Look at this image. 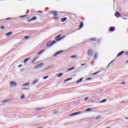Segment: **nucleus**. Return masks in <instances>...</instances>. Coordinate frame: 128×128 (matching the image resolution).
<instances>
[{
  "instance_id": "obj_1",
  "label": "nucleus",
  "mask_w": 128,
  "mask_h": 128,
  "mask_svg": "<svg viewBox=\"0 0 128 128\" xmlns=\"http://www.w3.org/2000/svg\"><path fill=\"white\" fill-rule=\"evenodd\" d=\"M10 88H16V86H18V84L14 82H10Z\"/></svg>"
},
{
  "instance_id": "obj_2",
  "label": "nucleus",
  "mask_w": 128,
  "mask_h": 128,
  "mask_svg": "<svg viewBox=\"0 0 128 128\" xmlns=\"http://www.w3.org/2000/svg\"><path fill=\"white\" fill-rule=\"evenodd\" d=\"M64 50H62L58 52H57L55 54L53 55V56H58V54H62V52H64Z\"/></svg>"
},
{
  "instance_id": "obj_3",
  "label": "nucleus",
  "mask_w": 128,
  "mask_h": 128,
  "mask_svg": "<svg viewBox=\"0 0 128 128\" xmlns=\"http://www.w3.org/2000/svg\"><path fill=\"white\" fill-rule=\"evenodd\" d=\"M93 52H94L92 51V50H89L88 51V54L89 56H92Z\"/></svg>"
},
{
  "instance_id": "obj_4",
  "label": "nucleus",
  "mask_w": 128,
  "mask_h": 128,
  "mask_svg": "<svg viewBox=\"0 0 128 128\" xmlns=\"http://www.w3.org/2000/svg\"><path fill=\"white\" fill-rule=\"evenodd\" d=\"M30 60V58H28L24 59L23 62L24 64L26 66V63L28 62V60Z\"/></svg>"
},
{
  "instance_id": "obj_5",
  "label": "nucleus",
  "mask_w": 128,
  "mask_h": 128,
  "mask_svg": "<svg viewBox=\"0 0 128 128\" xmlns=\"http://www.w3.org/2000/svg\"><path fill=\"white\" fill-rule=\"evenodd\" d=\"M52 46V41H48L46 44V46H48V48H50Z\"/></svg>"
},
{
  "instance_id": "obj_6",
  "label": "nucleus",
  "mask_w": 128,
  "mask_h": 128,
  "mask_svg": "<svg viewBox=\"0 0 128 128\" xmlns=\"http://www.w3.org/2000/svg\"><path fill=\"white\" fill-rule=\"evenodd\" d=\"M114 15L117 18H122V16H120V14L118 12H116Z\"/></svg>"
},
{
  "instance_id": "obj_7",
  "label": "nucleus",
  "mask_w": 128,
  "mask_h": 128,
  "mask_svg": "<svg viewBox=\"0 0 128 128\" xmlns=\"http://www.w3.org/2000/svg\"><path fill=\"white\" fill-rule=\"evenodd\" d=\"M116 28H114V26H111L109 28V30L110 32H114Z\"/></svg>"
},
{
  "instance_id": "obj_8",
  "label": "nucleus",
  "mask_w": 128,
  "mask_h": 128,
  "mask_svg": "<svg viewBox=\"0 0 128 128\" xmlns=\"http://www.w3.org/2000/svg\"><path fill=\"white\" fill-rule=\"evenodd\" d=\"M60 36H62L61 34H59L56 36L54 38L55 40H56V42H60V40H60Z\"/></svg>"
},
{
  "instance_id": "obj_9",
  "label": "nucleus",
  "mask_w": 128,
  "mask_h": 128,
  "mask_svg": "<svg viewBox=\"0 0 128 128\" xmlns=\"http://www.w3.org/2000/svg\"><path fill=\"white\" fill-rule=\"evenodd\" d=\"M124 54V51H122L120 52L116 56V58H118L119 56H122V54Z\"/></svg>"
},
{
  "instance_id": "obj_10",
  "label": "nucleus",
  "mask_w": 128,
  "mask_h": 128,
  "mask_svg": "<svg viewBox=\"0 0 128 128\" xmlns=\"http://www.w3.org/2000/svg\"><path fill=\"white\" fill-rule=\"evenodd\" d=\"M44 66V63H40V64H37L35 68H40L41 66Z\"/></svg>"
},
{
  "instance_id": "obj_11",
  "label": "nucleus",
  "mask_w": 128,
  "mask_h": 128,
  "mask_svg": "<svg viewBox=\"0 0 128 128\" xmlns=\"http://www.w3.org/2000/svg\"><path fill=\"white\" fill-rule=\"evenodd\" d=\"M44 52H46V50H40V52H37V54L38 56H40V54H42Z\"/></svg>"
},
{
  "instance_id": "obj_12",
  "label": "nucleus",
  "mask_w": 128,
  "mask_h": 128,
  "mask_svg": "<svg viewBox=\"0 0 128 128\" xmlns=\"http://www.w3.org/2000/svg\"><path fill=\"white\" fill-rule=\"evenodd\" d=\"M38 80L36 79V80H33L32 84H38Z\"/></svg>"
},
{
  "instance_id": "obj_13",
  "label": "nucleus",
  "mask_w": 128,
  "mask_h": 128,
  "mask_svg": "<svg viewBox=\"0 0 128 128\" xmlns=\"http://www.w3.org/2000/svg\"><path fill=\"white\" fill-rule=\"evenodd\" d=\"M82 26H84V22H80V24L79 25V28H80L79 30L82 28Z\"/></svg>"
},
{
  "instance_id": "obj_14",
  "label": "nucleus",
  "mask_w": 128,
  "mask_h": 128,
  "mask_svg": "<svg viewBox=\"0 0 128 128\" xmlns=\"http://www.w3.org/2000/svg\"><path fill=\"white\" fill-rule=\"evenodd\" d=\"M74 68H75L74 66H73L71 68H70L66 70V72H70V71L72 70H74Z\"/></svg>"
},
{
  "instance_id": "obj_15",
  "label": "nucleus",
  "mask_w": 128,
  "mask_h": 128,
  "mask_svg": "<svg viewBox=\"0 0 128 128\" xmlns=\"http://www.w3.org/2000/svg\"><path fill=\"white\" fill-rule=\"evenodd\" d=\"M68 20V18H62V19H61V22H64V21L65 20Z\"/></svg>"
},
{
  "instance_id": "obj_16",
  "label": "nucleus",
  "mask_w": 128,
  "mask_h": 128,
  "mask_svg": "<svg viewBox=\"0 0 128 128\" xmlns=\"http://www.w3.org/2000/svg\"><path fill=\"white\" fill-rule=\"evenodd\" d=\"M82 80H84L83 78H80L79 80H78L76 82V84H80V82H82Z\"/></svg>"
},
{
  "instance_id": "obj_17",
  "label": "nucleus",
  "mask_w": 128,
  "mask_h": 128,
  "mask_svg": "<svg viewBox=\"0 0 128 128\" xmlns=\"http://www.w3.org/2000/svg\"><path fill=\"white\" fill-rule=\"evenodd\" d=\"M6 36H10L12 34V32H8L6 33Z\"/></svg>"
},
{
  "instance_id": "obj_18",
  "label": "nucleus",
  "mask_w": 128,
  "mask_h": 128,
  "mask_svg": "<svg viewBox=\"0 0 128 128\" xmlns=\"http://www.w3.org/2000/svg\"><path fill=\"white\" fill-rule=\"evenodd\" d=\"M52 14H54V16H58V12H56V11H53L52 12Z\"/></svg>"
},
{
  "instance_id": "obj_19",
  "label": "nucleus",
  "mask_w": 128,
  "mask_h": 128,
  "mask_svg": "<svg viewBox=\"0 0 128 128\" xmlns=\"http://www.w3.org/2000/svg\"><path fill=\"white\" fill-rule=\"evenodd\" d=\"M114 60H116V58L114 59V60H113L111 62L109 63V64H108V66H107V68H110V66L111 64H112V63L114 62Z\"/></svg>"
},
{
  "instance_id": "obj_20",
  "label": "nucleus",
  "mask_w": 128,
  "mask_h": 128,
  "mask_svg": "<svg viewBox=\"0 0 128 128\" xmlns=\"http://www.w3.org/2000/svg\"><path fill=\"white\" fill-rule=\"evenodd\" d=\"M52 68V66H50L49 67H47L46 68H44V70H42V72H44V70H48L49 68Z\"/></svg>"
},
{
  "instance_id": "obj_21",
  "label": "nucleus",
  "mask_w": 128,
  "mask_h": 128,
  "mask_svg": "<svg viewBox=\"0 0 128 128\" xmlns=\"http://www.w3.org/2000/svg\"><path fill=\"white\" fill-rule=\"evenodd\" d=\"M58 114V110L54 111L52 113V114Z\"/></svg>"
},
{
  "instance_id": "obj_22",
  "label": "nucleus",
  "mask_w": 128,
  "mask_h": 128,
  "mask_svg": "<svg viewBox=\"0 0 128 128\" xmlns=\"http://www.w3.org/2000/svg\"><path fill=\"white\" fill-rule=\"evenodd\" d=\"M72 80V78H67L66 80H64V82H70V80Z\"/></svg>"
},
{
  "instance_id": "obj_23",
  "label": "nucleus",
  "mask_w": 128,
  "mask_h": 128,
  "mask_svg": "<svg viewBox=\"0 0 128 128\" xmlns=\"http://www.w3.org/2000/svg\"><path fill=\"white\" fill-rule=\"evenodd\" d=\"M100 70L92 74V76H96V74H100Z\"/></svg>"
},
{
  "instance_id": "obj_24",
  "label": "nucleus",
  "mask_w": 128,
  "mask_h": 128,
  "mask_svg": "<svg viewBox=\"0 0 128 128\" xmlns=\"http://www.w3.org/2000/svg\"><path fill=\"white\" fill-rule=\"evenodd\" d=\"M98 58V53H95L94 55V60H96Z\"/></svg>"
},
{
  "instance_id": "obj_25",
  "label": "nucleus",
  "mask_w": 128,
  "mask_h": 128,
  "mask_svg": "<svg viewBox=\"0 0 128 128\" xmlns=\"http://www.w3.org/2000/svg\"><path fill=\"white\" fill-rule=\"evenodd\" d=\"M90 40H92V42H95L96 40V38H91L90 39Z\"/></svg>"
},
{
  "instance_id": "obj_26",
  "label": "nucleus",
  "mask_w": 128,
  "mask_h": 128,
  "mask_svg": "<svg viewBox=\"0 0 128 128\" xmlns=\"http://www.w3.org/2000/svg\"><path fill=\"white\" fill-rule=\"evenodd\" d=\"M62 76H64V74L60 73L58 74L57 76H58V78H60Z\"/></svg>"
},
{
  "instance_id": "obj_27",
  "label": "nucleus",
  "mask_w": 128,
  "mask_h": 128,
  "mask_svg": "<svg viewBox=\"0 0 128 128\" xmlns=\"http://www.w3.org/2000/svg\"><path fill=\"white\" fill-rule=\"evenodd\" d=\"M106 102V99H104L100 102V104H104V102Z\"/></svg>"
},
{
  "instance_id": "obj_28",
  "label": "nucleus",
  "mask_w": 128,
  "mask_h": 128,
  "mask_svg": "<svg viewBox=\"0 0 128 128\" xmlns=\"http://www.w3.org/2000/svg\"><path fill=\"white\" fill-rule=\"evenodd\" d=\"M10 100H4L2 102V104H6V102H8Z\"/></svg>"
},
{
  "instance_id": "obj_29",
  "label": "nucleus",
  "mask_w": 128,
  "mask_h": 128,
  "mask_svg": "<svg viewBox=\"0 0 128 128\" xmlns=\"http://www.w3.org/2000/svg\"><path fill=\"white\" fill-rule=\"evenodd\" d=\"M36 20V16H34V17H32V18H31V20Z\"/></svg>"
},
{
  "instance_id": "obj_30",
  "label": "nucleus",
  "mask_w": 128,
  "mask_h": 128,
  "mask_svg": "<svg viewBox=\"0 0 128 128\" xmlns=\"http://www.w3.org/2000/svg\"><path fill=\"white\" fill-rule=\"evenodd\" d=\"M57 42H58V41H56V40H52V46L54 44H56Z\"/></svg>"
},
{
  "instance_id": "obj_31",
  "label": "nucleus",
  "mask_w": 128,
  "mask_h": 128,
  "mask_svg": "<svg viewBox=\"0 0 128 128\" xmlns=\"http://www.w3.org/2000/svg\"><path fill=\"white\" fill-rule=\"evenodd\" d=\"M102 118V116H98V117L95 118V120H98L99 118Z\"/></svg>"
},
{
  "instance_id": "obj_32",
  "label": "nucleus",
  "mask_w": 128,
  "mask_h": 128,
  "mask_svg": "<svg viewBox=\"0 0 128 128\" xmlns=\"http://www.w3.org/2000/svg\"><path fill=\"white\" fill-rule=\"evenodd\" d=\"M92 110V108H88L86 110V112H91Z\"/></svg>"
},
{
  "instance_id": "obj_33",
  "label": "nucleus",
  "mask_w": 128,
  "mask_h": 128,
  "mask_svg": "<svg viewBox=\"0 0 128 128\" xmlns=\"http://www.w3.org/2000/svg\"><path fill=\"white\" fill-rule=\"evenodd\" d=\"M76 116V113H75V112L72 113V114H70L69 115V116Z\"/></svg>"
},
{
  "instance_id": "obj_34",
  "label": "nucleus",
  "mask_w": 128,
  "mask_h": 128,
  "mask_svg": "<svg viewBox=\"0 0 128 128\" xmlns=\"http://www.w3.org/2000/svg\"><path fill=\"white\" fill-rule=\"evenodd\" d=\"M53 20H58V16H54L52 18Z\"/></svg>"
},
{
  "instance_id": "obj_35",
  "label": "nucleus",
  "mask_w": 128,
  "mask_h": 128,
  "mask_svg": "<svg viewBox=\"0 0 128 128\" xmlns=\"http://www.w3.org/2000/svg\"><path fill=\"white\" fill-rule=\"evenodd\" d=\"M82 112H75V116H77V114H82Z\"/></svg>"
},
{
  "instance_id": "obj_36",
  "label": "nucleus",
  "mask_w": 128,
  "mask_h": 128,
  "mask_svg": "<svg viewBox=\"0 0 128 128\" xmlns=\"http://www.w3.org/2000/svg\"><path fill=\"white\" fill-rule=\"evenodd\" d=\"M24 40H28L30 38V36H24Z\"/></svg>"
},
{
  "instance_id": "obj_37",
  "label": "nucleus",
  "mask_w": 128,
  "mask_h": 128,
  "mask_svg": "<svg viewBox=\"0 0 128 128\" xmlns=\"http://www.w3.org/2000/svg\"><path fill=\"white\" fill-rule=\"evenodd\" d=\"M66 38V36H64L62 37H61L58 40H63V38Z\"/></svg>"
},
{
  "instance_id": "obj_38",
  "label": "nucleus",
  "mask_w": 128,
  "mask_h": 128,
  "mask_svg": "<svg viewBox=\"0 0 128 128\" xmlns=\"http://www.w3.org/2000/svg\"><path fill=\"white\" fill-rule=\"evenodd\" d=\"M92 80V78H88L86 79V80Z\"/></svg>"
},
{
  "instance_id": "obj_39",
  "label": "nucleus",
  "mask_w": 128,
  "mask_h": 128,
  "mask_svg": "<svg viewBox=\"0 0 128 128\" xmlns=\"http://www.w3.org/2000/svg\"><path fill=\"white\" fill-rule=\"evenodd\" d=\"M28 84H30L26 83V84H23V86H28Z\"/></svg>"
},
{
  "instance_id": "obj_40",
  "label": "nucleus",
  "mask_w": 128,
  "mask_h": 128,
  "mask_svg": "<svg viewBox=\"0 0 128 128\" xmlns=\"http://www.w3.org/2000/svg\"><path fill=\"white\" fill-rule=\"evenodd\" d=\"M46 78H48V76H45L43 78V80H46Z\"/></svg>"
},
{
  "instance_id": "obj_41",
  "label": "nucleus",
  "mask_w": 128,
  "mask_h": 128,
  "mask_svg": "<svg viewBox=\"0 0 128 128\" xmlns=\"http://www.w3.org/2000/svg\"><path fill=\"white\" fill-rule=\"evenodd\" d=\"M96 42H97L98 44H100V40H98L97 38H96Z\"/></svg>"
},
{
  "instance_id": "obj_42",
  "label": "nucleus",
  "mask_w": 128,
  "mask_h": 128,
  "mask_svg": "<svg viewBox=\"0 0 128 128\" xmlns=\"http://www.w3.org/2000/svg\"><path fill=\"white\" fill-rule=\"evenodd\" d=\"M0 30H4V26H0Z\"/></svg>"
},
{
  "instance_id": "obj_43",
  "label": "nucleus",
  "mask_w": 128,
  "mask_h": 128,
  "mask_svg": "<svg viewBox=\"0 0 128 128\" xmlns=\"http://www.w3.org/2000/svg\"><path fill=\"white\" fill-rule=\"evenodd\" d=\"M71 58H76V56L74 55L71 56Z\"/></svg>"
},
{
  "instance_id": "obj_44",
  "label": "nucleus",
  "mask_w": 128,
  "mask_h": 128,
  "mask_svg": "<svg viewBox=\"0 0 128 128\" xmlns=\"http://www.w3.org/2000/svg\"><path fill=\"white\" fill-rule=\"evenodd\" d=\"M21 100H24V95H22L21 98H20Z\"/></svg>"
},
{
  "instance_id": "obj_45",
  "label": "nucleus",
  "mask_w": 128,
  "mask_h": 128,
  "mask_svg": "<svg viewBox=\"0 0 128 128\" xmlns=\"http://www.w3.org/2000/svg\"><path fill=\"white\" fill-rule=\"evenodd\" d=\"M26 16H28L27 15L22 16H20V18H26Z\"/></svg>"
},
{
  "instance_id": "obj_46",
  "label": "nucleus",
  "mask_w": 128,
  "mask_h": 128,
  "mask_svg": "<svg viewBox=\"0 0 128 128\" xmlns=\"http://www.w3.org/2000/svg\"><path fill=\"white\" fill-rule=\"evenodd\" d=\"M120 84L124 85V84H126V82H122V83H120Z\"/></svg>"
},
{
  "instance_id": "obj_47",
  "label": "nucleus",
  "mask_w": 128,
  "mask_h": 128,
  "mask_svg": "<svg viewBox=\"0 0 128 128\" xmlns=\"http://www.w3.org/2000/svg\"><path fill=\"white\" fill-rule=\"evenodd\" d=\"M12 18H6V19H5V20H12Z\"/></svg>"
},
{
  "instance_id": "obj_48",
  "label": "nucleus",
  "mask_w": 128,
  "mask_h": 128,
  "mask_svg": "<svg viewBox=\"0 0 128 128\" xmlns=\"http://www.w3.org/2000/svg\"><path fill=\"white\" fill-rule=\"evenodd\" d=\"M42 110V108H38L36 109V110Z\"/></svg>"
},
{
  "instance_id": "obj_49",
  "label": "nucleus",
  "mask_w": 128,
  "mask_h": 128,
  "mask_svg": "<svg viewBox=\"0 0 128 128\" xmlns=\"http://www.w3.org/2000/svg\"><path fill=\"white\" fill-rule=\"evenodd\" d=\"M90 42V40H88V41H86V42H82V44H84V42Z\"/></svg>"
},
{
  "instance_id": "obj_50",
  "label": "nucleus",
  "mask_w": 128,
  "mask_h": 128,
  "mask_svg": "<svg viewBox=\"0 0 128 128\" xmlns=\"http://www.w3.org/2000/svg\"><path fill=\"white\" fill-rule=\"evenodd\" d=\"M38 12L39 14H42V12L40 10L38 11Z\"/></svg>"
},
{
  "instance_id": "obj_51",
  "label": "nucleus",
  "mask_w": 128,
  "mask_h": 128,
  "mask_svg": "<svg viewBox=\"0 0 128 128\" xmlns=\"http://www.w3.org/2000/svg\"><path fill=\"white\" fill-rule=\"evenodd\" d=\"M22 64H20L18 66V68H22Z\"/></svg>"
},
{
  "instance_id": "obj_52",
  "label": "nucleus",
  "mask_w": 128,
  "mask_h": 128,
  "mask_svg": "<svg viewBox=\"0 0 128 128\" xmlns=\"http://www.w3.org/2000/svg\"><path fill=\"white\" fill-rule=\"evenodd\" d=\"M38 58H36L34 59L33 60H34V62H36V60H38Z\"/></svg>"
},
{
  "instance_id": "obj_53",
  "label": "nucleus",
  "mask_w": 128,
  "mask_h": 128,
  "mask_svg": "<svg viewBox=\"0 0 128 128\" xmlns=\"http://www.w3.org/2000/svg\"><path fill=\"white\" fill-rule=\"evenodd\" d=\"M32 19L30 18V20H28V22H32Z\"/></svg>"
},
{
  "instance_id": "obj_54",
  "label": "nucleus",
  "mask_w": 128,
  "mask_h": 128,
  "mask_svg": "<svg viewBox=\"0 0 128 128\" xmlns=\"http://www.w3.org/2000/svg\"><path fill=\"white\" fill-rule=\"evenodd\" d=\"M88 98L86 97L85 98L84 100H88Z\"/></svg>"
},
{
  "instance_id": "obj_55",
  "label": "nucleus",
  "mask_w": 128,
  "mask_h": 128,
  "mask_svg": "<svg viewBox=\"0 0 128 128\" xmlns=\"http://www.w3.org/2000/svg\"><path fill=\"white\" fill-rule=\"evenodd\" d=\"M81 66H86V64H81Z\"/></svg>"
},
{
  "instance_id": "obj_56",
  "label": "nucleus",
  "mask_w": 128,
  "mask_h": 128,
  "mask_svg": "<svg viewBox=\"0 0 128 128\" xmlns=\"http://www.w3.org/2000/svg\"><path fill=\"white\" fill-rule=\"evenodd\" d=\"M62 14H66V12H60Z\"/></svg>"
},
{
  "instance_id": "obj_57",
  "label": "nucleus",
  "mask_w": 128,
  "mask_h": 128,
  "mask_svg": "<svg viewBox=\"0 0 128 128\" xmlns=\"http://www.w3.org/2000/svg\"><path fill=\"white\" fill-rule=\"evenodd\" d=\"M34 62H35V61H34V60H33L32 61V64H34Z\"/></svg>"
},
{
  "instance_id": "obj_58",
  "label": "nucleus",
  "mask_w": 128,
  "mask_h": 128,
  "mask_svg": "<svg viewBox=\"0 0 128 128\" xmlns=\"http://www.w3.org/2000/svg\"><path fill=\"white\" fill-rule=\"evenodd\" d=\"M27 12H30V10H27Z\"/></svg>"
},
{
  "instance_id": "obj_59",
  "label": "nucleus",
  "mask_w": 128,
  "mask_h": 128,
  "mask_svg": "<svg viewBox=\"0 0 128 128\" xmlns=\"http://www.w3.org/2000/svg\"><path fill=\"white\" fill-rule=\"evenodd\" d=\"M126 54L128 56V52H126Z\"/></svg>"
},
{
  "instance_id": "obj_60",
  "label": "nucleus",
  "mask_w": 128,
  "mask_h": 128,
  "mask_svg": "<svg viewBox=\"0 0 128 128\" xmlns=\"http://www.w3.org/2000/svg\"><path fill=\"white\" fill-rule=\"evenodd\" d=\"M126 120H128V118L125 117Z\"/></svg>"
},
{
  "instance_id": "obj_61",
  "label": "nucleus",
  "mask_w": 128,
  "mask_h": 128,
  "mask_svg": "<svg viewBox=\"0 0 128 128\" xmlns=\"http://www.w3.org/2000/svg\"><path fill=\"white\" fill-rule=\"evenodd\" d=\"M123 20H126V18H122Z\"/></svg>"
},
{
  "instance_id": "obj_62",
  "label": "nucleus",
  "mask_w": 128,
  "mask_h": 128,
  "mask_svg": "<svg viewBox=\"0 0 128 128\" xmlns=\"http://www.w3.org/2000/svg\"><path fill=\"white\" fill-rule=\"evenodd\" d=\"M24 90H28V88H24Z\"/></svg>"
},
{
  "instance_id": "obj_63",
  "label": "nucleus",
  "mask_w": 128,
  "mask_h": 128,
  "mask_svg": "<svg viewBox=\"0 0 128 128\" xmlns=\"http://www.w3.org/2000/svg\"><path fill=\"white\" fill-rule=\"evenodd\" d=\"M22 70H24V69H22Z\"/></svg>"
},
{
  "instance_id": "obj_64",
  "label": "nucleus",
  "mask_w": 128,
  "mask_h": 128,
  "mask_svg": "<svg viewBox=\"0 0 128 128\" xmlns=\"http://www.w3.org/2000/svg\"><path fill=\"white\" fill-rule=\"evenodd\" d=\"M88 60H90V58H88Z\"/></svg>"
}]
</instances>
